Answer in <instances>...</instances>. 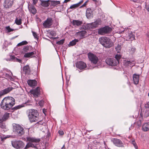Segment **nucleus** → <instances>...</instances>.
<instances>
[{
  "instance_id": "a18cd8bd",
  "label": "nucleus",
  "mask_w": 149,
  "mask_h": 149,
  "mask_svg": "<svg viewBox=\"0 0 149 149\" xmlns=\"http://www.w3.org/2000/svg\"><path fill=\"white\" fill-rule=\"evenodd\" d=\"M6 77L10 80L13 81L14 80L13 78L11 76L9 75L8 74H6Z\"/></svg>"
},
{
  "instance_id": "774afa93",
  "label": "nucleus",
  "mask_w": 149,
  "mask_h": 149,
  "mask_svg": "<svg viewBox=\"0 0 149 149\" xmlns=\"http://www.w3.org/2000/svg\"><path fill=\"white\" fill-rule=\"evenodd\" d=\"M148 96L149 97V93H148Z\"/></svg>"
},
{
  "instance_id": "f03ea898",
  "label": "nucleus",
  "mask_w": 149,
  "mask_h": 149,
  "mask_svg": "<svg viewBox=\"0 0 149 149\" xmlns=\"http://www.w3.org/2000/svg\"><path fill=\"white\" fill-rule=\"evenodd\" d=\"M26 139L27 141L29 142L27 143L24 149H26L29 147L37 148L36 145L40 141V139H39L30 136H27Z\"/></svg>"
},
{
  "instance_id": "8fccbe9b",
  "label": "nucleus",
  "mask_w": 149,
  "mask_h": 149,
  "mask_svg": "<svg viewBox=\"0 0 149 149\" xmlns=\"http://www.w3.org/2000/svg\"><path fill=\"white\" fill-rule=\"evenodd\" d=\"M58 133L61 135H63L64 134V132L62 130H60L58 131Z\"/></svg>"
},
{
  "instance_id": "5701e85b",
  "label": "nucleus",
  "mask_w": 149,
  "mask_h": 149,
  "mask_svg": "<svg viewBox=\"0 0 149 149\" xmlns=\"http://www.w3.org/2000/svg\"><path fill=\"white\" fill-rule=\"evenodd\" d=\"M92 11L91 9L90 8L87 9L86 13V16L87 18L88 19L92 17Z\"/></svg>"
},
{
  "instance_id": "6ab92c4d",
  "label": "nucleus",
  "mask_w": 149,
  "mask_h": 149,
  "mask_svg": "<svg viewBox=\"0 0 149 149\" xmlns=\"http://www.w3.org/2000/svg\"><path fill=\"white\" fill-rule=\"evenodd\" d=\"M23 71L25 74H29L31 72V70L29 65H27L23 68Z\"/></svg>"
},
{
  "instance_id": "e433bc0d",
  "label": "nucleus",
  "mask_w": 149,
  "mask_h": 149,
  "mask_svg": "<svg viewBox=\"0 0 149 149\" xmlns=\"http://www.w3.org/2000/svg\"><path fill=\"white\" fill-rule=\"evenodd\" d=\"M131 143L133 145L135 149H138V146L134 140H132L131 141Z\"/></svg>"
},
{
  "instance_id": "4468645a",
  "label": "nucleus",
  "mask_w": 149,
  "mask_h": 149,
  "mask_svg": "<svg viewBox=\"0 0 149 149\" xmlns=\"http://www.w3.org/2000/svg\"><path fill=\"white\" fill-rule=\"evenodd\" d=\"M31 93L35 97H37L40 94V88L38 87L36 89L31 91Z\"/></svg>"
},
{
  "instance_id": "603ef678",
  "label": "nucleus",
  "mask_w": 149,
  "mask_h": 149,
  "mask_svg": "<svg viewBox=\"0 0 149 149\" xmlns=\"http://www.w3.org/2000/svg\"><path fill=\"white\" fill-rule=\"evenodd\" d=\"M88 1H86L80 7L81 8L85 6H86V5Z\"/></svg>"
},
{
  "instance_id": "a211bd4d",
  "label": "nucleus",
  "mask_w": 149,
  "mask_h": 149,
  "mask_svg": "<svg viewBox=\"0 0 149 149\" xmlns=\"http://www.w3.org/2000/svg\"><path fill=\"white\" fill-rule=\"evenodd\" d=\"M28 84L31 87L35 86L37 84V81L35 80H29L27 81Z\"/></svg>"
},
{
  "instance_id": "7ed1b4c3",
  "label": "nucleus",
  "mask_w": 149,
  "mask_h": 149,
  "mask_svg": "<svg viewBox=\"0 0 149 149\" xmlns=\"http://www.w3.org/2000/svg\"><path fill=\"white\" fill-rule=\"evenodd\" d=\"M28 117L31 122H36L38 120L39 113L36 110L30 109L29 110Z\"/></svg>"
},
{
  "instance_id": "393cba45",
  "label": "nucleus",
  "mask_w": 149,
  "mask_h": 149,
  "mask_svg": "<svg viewBox=\"0 0 149 149\" xmlns=\"http://www.w3.org/2000/svg\"><path fill=\"white\" fill-rule=\"evenodd\" d=\"M35 54L34 52L27 53L24 54V57L26 58H32L34 56V55Z\"/></svg>"
},
{
  "instance_id": "9b49d317",
  "label": "nucleus",
  "mask_w": 149,
  "mask_h": 149,
  "mask_svg": "<svg viewBox=\"0 0 149 149\" xmlns=\"http://www.w3.org/2000/svg\"><path fill=\"white\" fill-rule=\"evenodd\" d=\"M14 0H4L3 6L6 8H9L13 6Z\"/></svg>"
},
{
  "instance_id": "5fc2aeb1",
  "label": "nucleus",
  "mask_w": 149,
  "mask_h": 149,
  "mask_svg": "<svg viewBox=\"0 0 149 149\" xmlns=\"http://www.w3.org/2000/svg\"><path fill=\"white\" fill-rule=\"evenodd\" d=\"M146 10L149 12V4L146 5Z\"/></svg>"
},
{
  "instance_id": "cd10ccee",
  "label": "nucleus",
  "mask_w": 149,
  "mask_h": 149,
  "mask_svg": "<svg viewBox=\"0 0 149 149\" xmlns=\"http://www.w3.org/2000/svg\"><path fill=\"white\" fill-rule=\"evenodd\" d=\"M103 28L106 34L109 33L112 30V29L108 26H105L103 27Z\"/></svg>"
},
{
  "instance_id": "dca6fc26",
  "label": "nucleus",
  "mask_w": 149,
  "mask_h": 149,
  "mask_svg": "<svg viewBox=\"0 0 149 149\" xmlns=\"http://www.w3.org/2000/svg\"><path fill=\"white\" fill-rule=\"evenodd\" d=\"M10 115V113L7 112L5 113L3 116L2 118L0 119V123L7 120L9 118Z\"/></svg>"
},
{
  "instance_id": "4d7b16f0",
  "label": "nucleus",
  "mask_w": 149,
  "mask_h": 149,
  "mask_svg": "<svg viewBox=\"0 0 149 149\" xmlns=\"http://www.w3.org/2000/svg\"><path fill=\"white\" fill-rule=\"evenodd\" d=\"M8 42L6 41H5L4 43V45L6 46L7 45H8Z\"/></svg>"
},
{
  "instance_id": "423d86ee",
  "label": "nucleus",
  "mask_w": 149,
  "mask_h": 149,
  "mask_svg": "<svg viewBox=\"0 0 149 149\" xmlns=\"http://www.w3.org/2000/svg\"><path fill=\"white\" fill-rule=\"evenodd\" d=\"M101 21L100 20L98 19L93 22L88 24L86 26L87 29H91L97 27L99 25L101 24Z\"/></svg>"
},
{
  "instance_id": "f8f14e48",
  "label": "nucleus",
  "mask_w": 149,
  "mask_h": 149,
  "mask_svg": "<svg viewBox=\"0 0 149 149\" xmlns=\"http://www.w3.org/2000/svg\"><path fill=\"white\" fill-rule=\"evenodd\" d=\"M76 67L80 70H82L86 67V64L82 61H79L76 63Z\"/></svg>"
},
{
  "instance_id": "3c124183",
  "label": "nucleus",
  "mask_w": 149,
  "mask_h": 149,
  "mask_svg": "<svg viewBox=\"0 0 149 149\" xmlns=\"http://www.w3.org/2000/svg\"><path fill=\"white\" fill-rule=\"evenodd\" d=\"M32 33L33 36L34 37H37L38 36V35L36 32L34 31H32Z\"/></svg>"
},
{
  "instance_id": "f704fd0d",
  "label": "nucleus",
  "mask_w": 149,
  "mask_h": 149,
  "mask_svg": "<svg viewBox=\"0 0 149 149\" xmlns=\"http://www.w3.org/2000/svg\"><path fill=\"white\" fill-rule=\"evenodd\" d=\"M10 58L11 59L14 60L15 61H17L18 62L21 63L22 61V60L20 59H18L16 58H15L14 56H10Z\"/></svg>"
},
{
  "instance_id": "6e6552de",
  "label": "nucleus",
  "mask_w": 149,
  "mask_h": 149,
  "mask_svg": "<svg viewBox=\"0 0 149 149\" xmlns=\"http://www.w3.org/2000/svg\"><path fill=\"white\" fill-rule=\"evenodd\" d=\"M53 20L51 18L48 17L43 23V25L45 28L51 27L53 24Z\"/></svg>"
},
{
  "instance_id": "7c9ffc66",
  "label": "nucleus",
  "mask_w": 149,
  "mask_h": 149,
  "mask_svg": "<svg viewBox=\"0 0 149 149\" xmlns=\"http://www.w3.org/2000/svg\"><path fill=\"white\" fill-rule=\"evenodd\" d=\"M104 30V29L103 28L99 29H98V33L100 34L103 35L106 34V32Z\"/></svg>"
},
{
  "instance_id": "1a4fd4ad",
  "label": "nucleus",
  "mask_w": 149,
  "mask_h": 149,
  "mask_svg": "<svg viewBox=\"0 0 149 149\" xmlns=\"http://www.w3.org/2000/svg\"><path fill=\"white\" fill-rule=\"evenodd\" d=\"M105 61L108 65L110 66H116L118 64V61H115L114 58H107L106 59Z\"/></svg>"
},
{
  "instance_id": "338daca9",
  "label": "nucleus",
  "mask_w": 149,
  "mask_h": 149,
  "mask_svg": "<svg viewBox=\"0 0 149 149\" xmlns=\"http://www.w3.org/2000/svg\"><path fill=\"white\" fill-rule=\"evenodd\" d=\"M53 38V40H54V39H55L56 38Z\"/></svg>"
},
{
  "instance_id": "c03bdc74",
  "label": "nucleus",
  "mask_w": 149,
  "mask_h": 149,
  "mask_svg": "<svg viewBox=\"0 0 149 149\" xmlns=\"http://www.w3.org/2000/svg\"><path fill=\"white\" fill-rule=\"evenodd\" d=\"M29 46H26L23 48V50L25 52H27L29 51Z\"/></svg>"
},
{
  "instance_id": "37998d69",
  "label": "nucleus",
  "mask_w": 149,
  "mask_h": 149,
  "mask_svg": "<svg viewBox=\"0 0 149 149\" xmlns=\"http://www.w3.org/2000/svg\"><path fill=\"white\" fill-rule=\"evenodd\" d=\"M22 107V105H18L14 107L13 108V109L14 110H16L17 109H19Z\"/></svg>"
},
{
  "instance_id": "a878e982",
  "label": "nucleus",
  "mask_w": 149,
  "mask_h": 149,
  "mask_svg": "<svg viewBox=\"0 0 149 149\" xmlns=\"http://www.w3.org/2000/svg\"><path fill=\"white\" fill-rule=\"evenodd\" d=\"M86 32L85 30L82 31H81L76 33V35L77 36L83 37L85 35Z\"/></svg>"
},
{
  "instance_id": "4c0bfd02",
  "label": "nucleus",
  "mask_w": 149,
  "mask_h": 149,
  "mask_svg": "<svg viewBox=\"0 0 149 149\" xmlns=\"http://www.w3.org/2000/svg\"><path fill=\"white\" fill-rule=\"evenodd\" d=\"M27 43V42L26 41H23L19 43L17 45V46H20L22 45H26Z\"/></svg>"
},
{
  "instance_id": "09e8293b",
  "label": "nucleus",
  "mask_w": 149,
  "mask_h": 149,
  "mask_svg": "<svg viewBox=\"0 0 149 149\" xmlns=\"http://www.w3.org/2000/svg\"><path fill=\"white\" fill-rule=\"evenodd\" d=\"M38 104L40 106H42L44 104V101L43 100H41L39 102Z\"/></svg>"
},
{
  "instance_id": "de8ad7c7",
  "label": "nucleus",
  "mask_w": 149,
  "mask_h": 149,
  "mask_svg": "<svg viewBox=\"0 0 149 149\" xmlns=\"http://www.w3.org/2000/svg\"><path fill=\"white\" fill-rule=\"evenodd\" d=\"M145 107L146 109H149V102H147L145 104Z\"/></svg>"
},
{
  "instance_id": "9d476101",
  "label": "nucleus",
  "mask_w": 149,
  "mask_h": 149,
  "mask_svg": "<svg viewBox=\"0 0 149 149\" xmlns=\"http://www.w3.org/2000/svg\"><path fill=\"white\" fill-rule=\"evenodd\" d=\"M88 56L89 60L91 63L93 64H96L98 60V57L93 54L89 53L88 54Z\"/></svg>"
},
{
  "instance_id": "473e14b6",
  "label": "nucleus",
  "mask_w": 149,
  "mask_h": 149,
  "mask_svg": "<svg viewBox=\"0 0 149 149\" xmlns=\"http://www.w3.org/2000/svg\"><path fill=\"white\" fill-rule=\"evenodd\" d=\"M15 23L18 25H20L22 24V19L17 18L15 20Z\"/></svg>"
},
{
  "instance_id": "c85d7f7f",
  "label": "nucleus",
  "mask_w": 149,
  "mask_h": 149,
  "mask_svg": "<svg viewBox=\"0 0 149 149\" xmlns=\"http://www.w3.org/2000/svg\"><path fill=\"white\" fill-rule=\"evenodd\" d=\"M48 33L47 34L50 36H56V32L53 31H50L49 30L47 31Z\"/></svg>"
},
{
  "instance_id": "aec40b11",
  "label": "nucleus",
  "mask_w": 149,
  "mask_h": 149,
  "mask_svg": "<svg viewBox=\"0 0 149 149\" xmlns=\"http://www.w3.org/2000/svg\"><path fill=\"white\" fill-rule=\"evenodd\" d=\"M60 4L59 1H49V5L51 7H54Z\"/></svg>"
},
{
  "instance_id": "69168bd1",
  "label": "nucleus",
  "mask_w": 149,
  "mask_h": 149,
  "mask_svg": "<svg viewBox=\"0 0 149 149\" xmlns=\"http://www.w3.org/2000/svg\"><path fill=\"white\" fill-rule=\"evenodd\" d=\"M11 44L10 42L8 43V45H10Z\"/></svg>"
},
{
  "instance_id": "bb28decb",
  "label": "nucleus",
  "mask_w": 149,
  "mask_h": 149,
  "mask_svg": "<svg viewBox=\"0 0 149 149\" xmlns=\"http://www.w3.org/2000/svg\"><path fill=\"white\" fill-rule=\"evenodd\" d=\"M78 41L79 40L78 39H75L74 40H73L70 42L69 44L68 45V46L69 47L73 46L75 45L77 42H78Z\"/></svg>"
},
{
  "instance_id": "4be33fe9",
  "label": "nucleus",
  "mask_w": 149,
  "mask_h": 149,
  "mask_svg": "<svg viewBox=\"0 0 149 149\" xmlns=\"http://www.w3.org/2000/svg\"><path fill=\"white\" fill-rule=\"evenodd\" d=\"M41 1V4L42 6L44 7H47L49 5L50 0L46 1L43 0H40Z\"/></svg>"
},
{
  "instance_id": "680f3d73",
  "label": "nucleus",
  "mask_w": 149,
  "mask_h": 149,
  "mask_svg": "<svg viewBox=\"0 0 149 149\" xmlns=\"http://www.w3.org/2000/svg\"><path fill=\"white\" fill-rule=\"evenodd\" d=\"M64 146H65L64 145L61 149H65V147Z\"/></svg>"
},
{
  "instance_id": "c756f323",
  "label": "nucleus",
  "mask_w": 149,
  "mask_h": 149,
  "mask_svg": "<svg viewBox=\"0 0 149 149\" xmlns=\"http://www.w3.org/2000/svg\"><path fill=\"white\" fill-rule=\"evenodd\" d=\"M29 10L32 13L34 14H36V9L35 7L33 6L31 7L29 9Z\"/></svg>"
},
{
  "instance_id": "49530a36",
  "label": "nucleus",
  "mask_w": 149,
  "mask_h": 149,
  "mask_svg": "<svg viewBox=\"0 0 149 149\" xmlns=\"http://www.w3.org/2000/svg\"><path fill=\"white\" fill-rule=\"evenodd\" d=\"M9 137H8V136L7 137V136H1L0 137L1 139V140L2 141H3V140H4V139H7V138Z\"/></svg>"
},
{
  "instance_id": "b1692460",
  "label": "nucleus",
  "mask_w": 149,
  "mask_h": 149,
  "mask_svg": "<svg viewBox=\"0 0 149 149\" xmlns=\"http://www.w3.org/2000/svg\"><path fill=\"white\" fill-rule=\"evenodd\" d=\"M72 23L73 25L78 26L81 25L83 22L82 21L74 20L72 21Z\"/></svg>"
},
{
  "instance_id": "864d4df0",
  "label": "nucleus",
  "mask_w": 149,
  "mask_h": 149,
  "mask_svg": "<svg viewBox=\"0 0 149 149\" xmlns=\"http://www.w3.org/2000/svg\"><path fill=\"white\" fill-rule=\"evenodd\" d=\"M135 37V36H134L133 35V34L132 33H131V34H130V35H129V37L131 38V37Z\"/></svg>"
},
{
  "instance_id": "ddd939ff",
  "label": "nucleus",
  "mask_w": 149,
  "mask_h": 149,
  "mask_svg": "<svg viewBox=\"0 0 149 149\" xmlns=\"http://www.w3.org/2000/svg\"><path fill=\"white\" fill-rule=\"evenodd\" d=\"M13 89L11 86H9L0 92V96H2L9 93Z\"/></svg>"
},
{
  "instance_id": "e2e57ef3",
  "label": "nucleus",
  "mask_w": 149,
  "mask_h": 149,
  "mask_svg": "<svg viewBox=\"0 0 149 149\" xmlns=\"http://www.w3.org/2000/svg\"><path fill=\"white\" fill-rule=\"evenodd\" d=\"M131 38H128V40L127 39H126L125 38H124V39H125V40H129V39H131Z\"/></svg>"
},
{
  "instance_id": "2eb2a0df",
  "label": "nucleus",
  "mask_w": 149,
  "mask_h": 149,
  "mask_svg": "<svg viewBox=\"0 0 149 149\" xmlns=\"http://www.w3.org/2000/svg\"><path fill=\"white\" fill-rule=\"evenodd\" d=\"M113 143L116 146L118 147H122L123 146L122 141L118 139H114Z\"/></svg>"
},
{
  "instance_id": "0e129e2a",
  "label": "nucleus",
  "mask_w": 149,
  "mask_h": 149,
  "mask_svg": "<svg viewBox=\"0 0 149 149\" xmlns=\"http://www.w3.org/2000/svg\"><path fill=\"white\" fill-rule=\"evenodd\" d=\"M40 122H38L37 123V124H38V123H39V124H40Z\"/></svg>"
},
{
  "instance_id": "a19ab883",
  "label": "nucleus",
  "mask_w": 149,
  "mask_h": 149,
  "mask_svg": "<svg viewBox=\"0 0 149 149\" xmlns=\"http://www.w3.org/2000/svg\"><path fill=\"white\" fill-rule=\"evenodd\" d=\"M65 41L64 39H62L60 41H58L56 42V44L58 45H62L64 42Z\"/></svg>"
},
{
  "instance_id": "58836bf2",
  "label": "nucleus",
  "mask_w": 149,
  "mask_h": 149,
  "mask_svg": "<svg viewBox=\"0 0 149 149\" xmlns=\"http://www.w3.org/2000/svg\"><path fill=\"white\" fill-rule=\"evenodd\" d=\"M79 6V3H77L71 6L70 8V9L75 8L78 7Z\"/></svg>"
},
{
  "instance_id": "79ce46f5",
  "label": "nucleus",
  "mask_w": 149,
  "mask_h": 149,
  "mask_svg": "<svg viewBox=\"0 0 149 149\" xmlns=\"http://www.w3.org/2000/svg\"><path fill=\"white\" fill-rule=\"evenodd\" d=\"M125 63L128 65L129 66H130V67L132 66L134 64H133L132 62L130 61H125Z\"/></svg>"
},
{
  "instance_id": "412c9836",
  "label": "nucleus",
  "mask_w": 149,
  "mask_h": 149,
  "mask_svg": "<svg viewBox=\"0 0 149 149\" xmlns=\"http://www.w3.org/2000/svg\"><path fill=\"white\" fill-rule=\"evenodd\" d=\"M133 79L134 83L136 85L138 84L139 80V75L134 74L133 75Z\"/></svg>"
},
{
  "instance_id": "39448f33",
  "label": "nucleus",
  "mask_w": 149,
  "mask_h": 149,
  "mask_svg": "<svg viewBox=\"0 0 149 149\" xmlns=\"http://www.w3.org/2000/svg\"><path fill=\"white\" fill-rule=\"evenodd\" d=\"M13 132L19 136L22 135L24 133V130L23 128L18 124H13Z\"/></svg>"
},
{
  "instance_id": "ea45409f",
  "label": "nucleus",
  "mask_w": 149,
  "mask_h": 149,
  "mask_svg": "<svg viewBox=\"0 0 149 149\" xmlns=\"http://www.w3.org/2000/svg\"><path fill=\"white\" fill-rule=\"evenodd\" d=\"M130 53L131 54H133L136 50V49L134 47H131L129 49Z\"/></svg>"
},
{
  "instance_id": "f257e3e1",
  "label": "nucleus",
  "mask_w": 149,
  "mask_h": 149,
  "mask_svg": "<svg viewBox=\"0 0 149 149\" xmlns=\"http://www.w3.org/2000/svg\"><path fill=\"white\" fill-rule=\"evenodd\" d=\"M15 104V100L13 97H8L3 99L1 102V106L2 109L8 110L11 109Z\"/></svg>"
},
{
  "instance_id": "6e6d98bb",
  "label": "nucleus",
  "mask_w": 149,
  "mask_h": 149,
  "mask_svg": "<svg viewBox=\"0 0 149 149\" xmlns=\"http://www.w3.org/2000/svg\"><path fill=\"white\" fill-rule=\"evenodd\" d=\"M33 2L34 4H36L38 2V0H33Z\"/></svg>"
},
{
  "instance_id": "f3484780",
  "label": "nucleus",
  "mask_w": 149,
  "mask_h": 149,
  "mask_svg": "<svg viewBox=\"0 0 149 149\" xmlns=\"http://www.w3.org/2000/svg\"><path fill=\"white\" fill-rule=\"evenodd\" d=\"M142 130L144 132H147L149 130V122L143 124L142 126Z\"/></svg>"
},
{
  "instance_id": "0eeeda50",
  "label": "nucleus",
  "mask_w": 149,
  "mask_h": 149,
  "mask_svg": "<svg viewBox=\"0 0 149 149\" xmlns=\"http://www.w3.org/2000/svg\"><path fill=\"white\" fill-rule=\"evenodd\" d=\"M11 143L12 146L17 149L22 148L24 146V143L22 141L15 140L12 141Z\"/></svg>"
},
{
  "instance_id": "20e7f679",
  "label": "nucleus",
  "mask_w": 149,
  "mask_h": 149,
  "mask_svg": "<svg viewBox=\"0 0 149 149\" xmlns=\"http://www.w3.org/2000/svg\"><path fill=\"white\" fill-rule=\"evenodd\" d=\"M100 43L104 47L109 48L112 47L113 43L109 38H99Z\"/></svg>"
},
{
  "instance_id": "bf43d9fd",
  "label": "nucleus",
  "mask_w": 149,
  "mask_h": 149,
  "mask_svg": "<svg viewBox=\"0 0 149 149\" xmlns=\"http://www.w3.org/2000/svg\"><path fill=\"white\" fill-rule=\"evenodd\" d=\"M42 111L43 113L45 114V112H46V109H43Z\"/></svg>"
},
{
  "instance_id": "052dcab7",
  "label": "nucleus",
  "mask_w": 149,
  "mask_h": 149,
  "mask_svg": "<svg viewBox=\"0 0 149 149\" xmlns=\"http://www.w3.org/2000/svg\"><path fill=\"white\" fill-rule=\"evenodd\" d=\"M70 0H65V1H64V3H66L67 2L70 1Z\"/></svg>"
},
{
  "instance_id": "72a5a7b5",
  "label": "nucleus",
  "mask_w": 149,
  "mask_h": 149,
  "mask_svg": "<svg viewBox=\"0 0 149 149\" xmlns=\"http://www.w3.org/2000/svg\"><path fill=\"white\" fill-rule=\"evenodd\" d=\"M15 30V29L10 28L9 26H8L6 27V31L8 33L13 31Z\"/></svg>"
},
{
  "instance_id": "13d9d810",
  "label": "nucleus",
  "mask_w": 149,
  "mask_h": 149,
  "mask_svg": "<svg viewBox=\"0 0 149 149\" xmlns=\"http://www.w3.org/2000/svg\"><path fill=\"white\" fill-rule=\"evenodd\" d=\"M83 0H82L81 1H80L79 3H79V6L80 4L83 2Z\"/></svg>"
},
{
  "instance_id": "2f4dec72",
  "label": "nucleus",
  "mask_w": 149,
  "mask_h": 149,
  "mask_svg": "<svg viewBox=\"0 0 149 149\" xmlns=\"http://www.w3.org/2000/svg\"><path fill=\"white\" fill-rule=\"evenodd\" d=\"M121 56L120 54H117L115 56V59H114V60L115 61H118V64L119 63V61Z\"/></svg>"
},
{
  "instance_id": "c9c22d12",
  "label": "nucleus",
  "mask_w": 149,
  "mask_h": 149,
  "mask_svg": "<svg viewBox=\"0 0 149 149\" xmlns=\"http://www.w3.org/2000/svg\"><path fill=\"white\" fill-rule=\"evenodd\" d=\"M121 45H118L116 47L115 49L117 53H119L120 52L121 49Z\"/></svg>"
}]
</instances>
